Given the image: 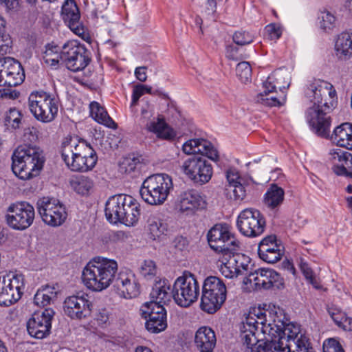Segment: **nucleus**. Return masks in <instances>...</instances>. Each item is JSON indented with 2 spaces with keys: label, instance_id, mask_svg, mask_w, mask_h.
Returning a JSON list of instances; mask_svg holds the SVG:
<instances>
[{
  "label": "nucleus",
  "instance_id": "obj_1",
  "mask_svg": "<svg viewBox=\"0 0 352 352\" xmlns=\"http://www.w3.org/2000/svg\"><path fill=\"white\" fill-rule=\"evenodd\" d=\"M304 94L311 104L306 111L307 122L318 135L328 137L331 120L327 113L337 103V94L333 86L327 81L314 79L306 84Z\"/></svg>",
  "mask_w": 352,
  "mask_h": 352
},
{
  "label": "nucleus",
  "instance_id": "obj_2",
  "mask_svg": "<svg viewBox=\"0 0 352 352\" xmlns=\"http://www.w3.org/2000/svg\"><path fill=\"white\" fill-rule=\"evenodd\" d=\"M277 316L276 327L278 328L274 336H269V342L258 344L255 352H314L307 337L303 334L298 324H285L281 311Z\"/></svg>",
  "mask_w": 352,
  "mask_h": 352
},
{
  "label": "nucleus",
  "instance_id": "obj_3",
  "mask_svg": "<svg viewBox=\"0 0 352 352\" xmlns=\"http://www.w3.org/2000/svg\"><path fill=\"white\" fill-rule=\"evenodd\" d=\"M278 311H265L260 307L252 308L245 320L240 326L241 337L246 346L245 352H255L257 350L258 339L255 334L261 331L263 334L274 336L278 328L276 327Z\"/></svg>",
  "mask_w": 352,
  "mask_h": 352
},
{
  "label": "nucleus",
  "instance_id": "obj_4",
  "mask_svg": "<svg viewBox=\"0 0 352 352\" xmlns=\"http://www.w3.org/2000/svg\"><path fill=\"white\" fill-rule=\"evenodd\" d=\"M118 270V265L116 260L104 256H96L83 268L82 283L92 292H102L113 283Z\"/></svg>",
  "mask_w": 352,
  "mask_h": 352
},
{
  "label": "nucleus",
  "instance_id": "obj_5",
  "mask_svg": "<svg viewBox=\"0 0 352 352\" xmlns=\"http://www.w3.org/2000/svg\"><path fill=\"white\" fill-rule=\"evenodd\" d=\"M12 170L23 180L38 175L43 168L45 157L43 151L32 145L19 146L12 155Z\"/></svg>",
  "mask_w": 352,
  "mask_h": 352
},
{
  "label": "nucleus",
  "instance_id": "obj_6",
  "mask_svg": "<svg viewBox=\"0 0 352 352\" xmlns=\"http://www.w3.org/2000/svg\"><path fill=\"white\" fill-rule=\"evenodd\" d=\"M173 188V181L169 175L155 174L143 182L140 193L146 203L157 206L164 203Z\"/></svg>",
  "mask_w": 352,
  "mask_h": 352
},
{
  "label": "nucleus",
  "instance_id": "obj_7",
  "mask_svg": "<svg viewBox=\"0 0 352 352\" xmlns=\"http://www.w3.org/2000/svg\"><path fill=\"white\" fill-rule=\"evenodd\" d=\"M58 100L50 93L32 91L28 97V107L38 121L47 123L53 121L58 114Z\"/></svg>",
  "mask_w": 352,
  "mask_h": 352
},
{
  "label": "nucleus",
  "instance_id": "obj_8",
  "mask_svg": "<svg viewBox=\"0 0 352 352\" xmlns=\"http://www.w3.org/2000/svg\"><path fill=\"white\" fill-rule=\"evenodd\" d=\"M226 286L217 276H209L204 282L200 308L208 314L219 310L226 299Z\"/></svg>",
  "mask_w": 352,
  "mask_h": 352
},
{
  "label": "nucleus",
  "instance_id": "obj_9",
  "mask_svg": "<svg viewBox=\"0 0 352 352\" xmlns=\"http://www.w3.org/2000/svg\"><path fill=\"white\" fill-rule=\"evenodd\" d=\"M200 287L195 276L185 272L176 278L172 288V295L175 302L182 307H188L197 301L199 296Z\"/></svg>",
  "mask_w": 352,
  "mask_h": 352
},
{
  "label": "nucleus",
  "instance_id": "obj_10",
  "mask_svg": "<svg viewBox=\"0 0 352 352\" xmlns=\"http://www.w3.org/2000/svg\"><path fill=\"white\" fill-rule=\"evenodd\" d=\"M207 237L210 247L221 254H232L240 249L239 241L226 223L214 225L208 231Z\"/></svg>",
  "mask_w": 352,
  "mask_h": 352
},
{
  "label": "nucleus",
  "instance_id": "obj_11",
  "mask_svg": "<svg viewBox=\"0 0 352 352\" xmlns=\"http://www.w3.org/2000/svg\"><path fill=\"white\" fill-rule=\"evenodd\" d=\"M25 289L22 274L10 272L0 274V305L9 307L21 299Z\"/></svg>",
  "mask_w": 352,
  "mask_h": 352
},
{
  "label": "nucleus",
  "instance_id": "obj_12",
  "mask_svg": "<svg viewBox=\"0 0 352 352\" xmlns=\"http://www.w3.org/2000/svg\"><path fill=\"white\" fill-rule=\"evenodd\" d=\"M60 58L67 68L72 72L83 69L90 61L89 52L85 45L76 40L69 41L63 45Z\"/></svg>",
  "mask_w": 352,
  "mask_h": 352
},
{
  "label": "nucleus",
  "instance_id": "obj_13",
  "mask_svg": "<svg viewBox=\"0 0 352 352\" xmlns=\"http://www.w3.org/2000/svg\"><path fill=\"white\" fill-rule=\"evenodd\" d=\"M37 210L43 221L52 227L61 226L67 219L65 207L54 197H45L38 199Z\"/></svg>",
  "mask_w": 352,
  "mask_h": 352
},
{
  "label": "nucleus",
  "instance_id": "obj_14",
  "mask_svg": "<svg viewBox=\"0 0 352 352\" xmlns=\"http://www.w3.org/2000/svg\"><path fill=\"white\" fill-rule=\"evenodd\" d=\"M35 217L34 207L28 202L12 204L7 208L6 220L13 230H24L32 226Z\"/></svg>",
  "mask_w": 352,
  "mask_h": 352
},
{
  "label": "nucleus",
  "instance_id": "obj_15",
  "mask_svg": "<svg viewBox=\"0 0 352 352\" xmlns=\"http://www.w3.org/2000/svg\"><path fill=\"white\" fill-rule=\"evenodd\" d=\"M265 219L261 212L255 208H246L240 212L236 221L239 232L248 237L262 234L265 228Z\"/></svg>",
  "mask_w": 352,
  "mask_h": 352
},
{
  "label": "nucleus",
  "instance_id": "obj_16",
  "mask_svg": "<svg viewBox=\"0 0 352 352\" xmlns=\"http://www.w3.org/2000/svg\"><path fill=\"white\" fill-rule=\"evenodd\" d=\"M245 285L252 290L280 289L283 286L284 280L275 270L270 268H259L250 273L244 280Z\"/></svg>",
  "mask_w": 352,
  "mask_h": 352
},
{
  "label": "nucleus",
  "instance_id": "obj_17",
  "mask_svg": "<svg viewBox=\"0 0 352 352\" xmlns=\"http://www.w3.org/2000/svg\"><path fill=\"white\" fill-rule=\"evenodd\" d=\"M142 318L146 319L145 327L152 333H158L167 327V314L162 305L145 302L140 309Z\"/></svg>",
  "mask_w": 352,
  "mask_h": 352
},
{
  "label": "nucleus",
  "instance_id": "obj_18",
  "mask_svg": "<svg viewBox=\"0 0 352 352\" xmlns=\"http://www.w3.org/2000/svg\"><path fill=\"white\" fill-rule=\"evenodd\" d=\"M141 120L146 130L154 133L158 138L171 140L177 133L165 121L162 116L153 117V110L148 104L141 109Z\"/></svg>",
  "mask_w": 352,
  "mask_h": 352
},
{
  "label": "nucleus",
  "instance_id": "obj_19",
  "mask_svg": "<svg viewBox=\"0 0 352 352\" xmlns=\"http://www.w3.org/2000/svg\"><path fill=\"white\" fill-rule=\"evenodd\" d=\"M219 271L221 274L228 278H233L246 273L250 265L249 256L243 254H223L222 258L219 259Z\"/></svg>",
  "mask_w": 352,
  "mask_h": 352
},
{
  "label": "nucleus",
  "instance_id": "obj_20",
  "mask_svg": "<svg viewBox=\"0 0 352 352\" xmlns=\"http://www.w3.org/2000/svg\"><path fill=\"white\" fill-rule=\"evenodd\" d=\"M182 170L189 179L201 185L208 182L212 175L211 164L201 157L185 160L182 165Z\"/></svg>",
  "mask_w": 352,
  "mask_h": 352
},
{
  "label": "nucleus",
  "instance_id": "obj_21",
  "mask_svg": "<svg viewBox=\"0 0 352 352\" xmlns=\"http://www.w3.org/2000/svg\"><path fill=\"white\" fill-rule=\"evenodd\" d=\"M93 303L88 295H73L63 302L65 314L72 320H85L91 316Z\"/></svg>",
  "mask_w": 352,
  "mask_h": 352
},
{
  "label": "nucleus",
  "instance_id": "obj_22",
  "mask_svg": "<svg viewBox=\"0 0 352 352\" xmlns=\"http://www.w3.org/2000/svg\"><path fill=\"white\" fill-rule=\"evenodd\" d=\"M25 79V73L19 62L10 57L0 59V86L16 87Z\"/></svg>",
  "mask_w": 352,
  "mask_h": 352
},
{
  "label": "nucleus",
  "instance_id": "obj_23",
  "mask_svg": "<svg viewBox=\"0 0 352 352\" xmlns=\"http://www.w3.org/2000/svg\"><path fill=\"white\" fill-rule=\"evenodd\" d=\"M119 296L125 299H132L140 293V285L135 274L130 270H121L113 281Z\"/></svg>",
  "mask_w": 352,
  "mask_h": 352
},
{
  "label": "nucleus",
  "instance_id": "obj_24",
  "mask_svg": "<svg viewBox=\"0 0 352 352\" xmlns=\"http://www.w3.org/2000/svg\"><path fill=\"white\" fill-rule=\"evenodd\" d=\"M288 76L287 72H283L281 70H276L270 74L267 78L263 83V91L259 94L260 100L262 103L270 107H279L283 105L286 100V96L284 95L280 99L276 96L267 97V94L273 93L276 87L281 90L282 88L285 89V85L281 86V80L285 78V76Z\"/></svg>",
  "mask_w": 352,
  "mask_h": 352
},
{
  "label": "nucleus",
  "instance_id": "obj_25",
  "mask_svg": "<svg viewBox=\"0 0 352 352\" xmlns=\"http://www.w3.org/2000/svg\"><path fill=\"white\" fill-rule=\"evenodd\" d=\"M54 315V311L52 309L34 312L27 322L28 333L35 338H45L50 333Z\"/></svg>",
  "mask_w": 352,
  "mask_h": 352
},
{
  "label": "nucleus",
  "instance_id": "obj_26",
  "mask_svg": "<svg viewBox=\"0 0 352 352\" xmlns=\"http://www.w3.org/2000/svg\"><path fill=\"white\" fill-rule=\"evenodd\" d=\"M207 203L204 197L195 190H189L181 193L176 204L177 209L184 215L191 216L204 210Z\"/></svg>",
  "mask_w": 352,
  "mask_h": 352
},
{
  "label": "nucleus",
  "instance_id": "obj_27",
  "mask_svg": "<svg viewBox=\"0 0 352 352\" xmlns=\"http://www.w3.org/2000/svg\"><path fill=\"white\" fill-rule=\"evenodd\" d=\"M96 153L89 144L79 140L77 137L68 136L64 138L61 144V157L63 160L80 155Z\"/></svg>",
  "mask_w": 352,
  "mask_h": 352
},
{
  "label": "nucleus",
  "instance_id": "obj_28",
  "mask_svg": "<svg viewBox=\"0 0 352 352\" xmlns=\"http://www.w3.org/2000/svg\"><path fill=\"white\" fill-rule=\"evenodd\" d=\"M61 15L69 29L85 39L83 27L80 23V13L74 0H65L62 6Z\"/></svg>",
  "mask_w": 352,
  "mask_h": 352
},
{
  "label": "nucleus",
  "instance_id": "obj_29",
  "mask_svg": "<svg viewBox=\"0 0 352 352\" xmlns=\"http://www.w3.org/2000/svg\"><path fill=\"white\" fill-rule=\"evenodd\" d=\"M329 158L333 166V172L341 176L352 177V155L341 148H333L329 151Z\"/></svg>",
  "mask_w": 352,
  "mask_h": 352
},
{
  "label": "nucleus",
  "instance_id": "obj_30",
  "mask_svg": "<svg viewBox=\"0 0 352 352\" xmlns=\"http://www.w3.org/2000/svg\"><path fill=\"white\" fill-rule=\"evenodd\" d=\"M258 254L261 259L268 263H274L282 258L283 248L276 243L275 236L264 238L258 244Z\"/></svg>",
  "mask_w": 352,
  "mask_h": 352
},
{
  "label": "nucleus",
  "instance_id": "obj_31",
  "mask_svg": "<svg viewBox=\"0 0 352 352\" xmlns=\"http://www.w3.org/2000/svg\"><path fill=\"white\" fill-rule=\"evenodd\" d=\"M182 149L187 155L201 154L214 162L219 160L218 151L210 142L205 139L189 140L183 144Z\"/></svg>",
  "mask_w": 352,
  "mask_h": 352
},
{
  "label": "nucleus",
  "instance_id": "obj_32",
  "mask_svg": "<svg viewBox=\"0 0 352 352\" xmlns=\"http://www.w3.org/2000/svg\"><path fill=\"white\" fill-rule=\"evenodd\" d=\"M130 196L126 195H116L111 197L105 205V216L111 223H116L119 221L122 210L129 203Z\"/></svg>",
  "mask_w": 352,
  "mask_h": 352
},
{
  "label": "nucleus",
  "instance_id": "obj_33",
  "mask_svg": "<svg viewBox=\"0 0 352 352\" xmlns=\"http://www.w3.org/2000/svg\"><path fill=\"white\" fill-rule=\"evenodd\" d=\"M214 331L208 327H199L195 336V344L200 352L212 351L216 345Z\"/></svg>",
  "mask_w": 352,
  "mask_h": 352
},
{
  "label": "nucleus",
  "instance_id": "obj_34",
  "mask_svg": "<svg viewBox=\"0 0 352 352\" xmlns=\"http://www.w3.org/2000/svg\"><path fill=\"white\" fill-rule=\"evenodd\" d=\"M335 54L341 60H347L352 57V30L339 34L335 42Z\"/></svg>",
  "mask_w": 352,
  "mask_h": 352
},
{
  "label": "nucleus",
  "instance_id": "obj_35",
  "mask_svg": "<svg viewBox=\"0 0 352 352\" xmlns=\"http://www.w3.org/2000/svg\"><path fill=\"white\" fill-rule=\"evenodd\" d=\"M150 297L151 301L148 302H155L158 305L163 306L169 302L173 298L169 281L166 279H160L157 281L152 288Z\"/></svg>",
  "mask_w": 352,
  "mask_h": 352
},
{
  "label": "nucleus",
  "instance_id": "obj_36",
  "mask_svg": "<svg viewBox=\"0 0 352 352\" xmlns=\"http://www.w3.org/2000/svg\"><path fill=\"white\" fill-rule=\"evenodd\" d=\"M66 166L72 171L87 172L93 169L98 161L96 153L80 155L74 158L63 160Z\"/></svg>",
  "mask_w": 352,
  "mask_h": 352
},
{
  "label": "nucleus",
  "instance_id": "obj_37",
  "mask_svg": "<svg viewBox=\"0 0 352 352\" xmlns=\"http://www.w3.org/2000/svg\"><path fill=\"white\" fill-rule=\"evenodd\" d=\"M332 142L340 147L352 149V124L342 123L333 130L331 136Z\"/></svg>",
  "mask_w": 352,
  "mask_h": 352
},
{
  "label": "nucleus",
  "instance_id": "obj_38",
  "mask_svg": "<svg viewBox=\"0 0 352 352\" xmlns=\"http://www.w3.org/2000/svg\"><path fill=\"white\" fill-rule=\"evenodd\" d=\"M146 232L151 239L162 241L167 234V224L160 218L151 216L147 220Z\"/></svg>",
  "mask_w": 352,
  "mask_h": 352
},
{
  "label": "nucleus",
  "instance_id": "obj_39",
  "mask_svg": "<svg viewBox=\"0 0 352 352\" xmlns=\"http://www.w3.org/2000/svg\"><path fill=\"white\" fill-rule=\"evenodd\" d=\"M285 199V191L277 184H271L264 195V203L270 209L278 208Z\"/></svg>",
  "mask_w": 352,
  "mask_h": 352
},
{
  "label": "nucleus",
  "instance_id": "obj_40",
  "mask_svg": "<svg viewBox=\"0 0 352 352\" xmlns=\"http://www.w3.org/2000/svg\"><path fill=\"white\" fill-rule=\"evenodd\" d=\"M129 201V203L125 205L124 210H122V215L120 216L118 222H121L127 226H131L138 222L140 212L138 204L135 202L131 196H130Z\"/></svg>",
  "mask_w": 352,
  "mask_h": 352
},
{
  "label": "nucleus",
  "instance_id": "obj_41",
  "mask_svg": "<svg viewBox=\"0 0 352 352\" xmlns=\"http://www.w3.org/2000/svg\"><path fill=\"white\" fill-rule=\"evenodd\" d=\"M90 115L97 122L109 128H116V122L109 117L107 111L97 102H91L89 104Z\"/></svg>",
  "mask_w": 352,
  "mask_h": 352
},
{
  "label": "nucleus",
  "instance_id": "obj_42",
  "mask_svg": "<svg viewBox=\"0 0 352 352\" xmlns=\"http://www.w3.org/2000/svg\"><path fill=\"white\" fill-rule=\"evenodd\" d=\"M72 188L78 194L88 195L92 191L94 182L93 179L85 175H80L73 177L69 181Z\"/></svg>",
  "mask_w": 352,
  "mask_h": 352
},
{
  "label": "nucleus",
  "instance_id": "obj_43",
  "mask_svg": "<svg viewBox=\"0 0 352 352\" xmlns=\"http://www.w3.org/2000/svg\"><path fill=\"white\" fill-rule=\"evenodd\" d=\"M57 294L58 289L54 285H45L36 292L34 301L37 305L45 307L56 298Z\"/></svg>",
  "mask_w": 352,
  "mask_h": 352
},
{
  "label": "nucleus",
  "instance_id": "obj_44",
  "mask_svg": "<svg viewBox=\"0 0 352 352\" xmlns=\"http://www.w3.org/2000/svg\"><path fill=\"white\" fill-rule=\"evenodd\" d=\"M337 24V18L335 14L329 10H323L318 15V25L325 32H331Z\"/></svg>",
  "mask_w": 352,
  "mask_h": 352
},
{
  "label": "nucleus",
  "instance_id": "obj_45",
  "mask_svg": "<svg viewBox=\"0 0 352 352\" xmlns=\"http://www.w3.org/2000/svg\"><path fill=\"white\" fill-rule=\"evenodd\" d=\"M22 114L16 108H10L4 114V124L8 130H15L20 127Z\"/></svg>",
  "mask_w": 352,
  "mask_h": 352
},
{
  "label": "nucleus",
  "instance_id": "obj_46",
  "mask_svg": "<svg viewBox=\"0 0 352 352\" xmlns=\"http://www.w3.org/2000/svg\"><path fill=\"white\" fill-rule=\"evenodd\" d=\"M236 73L242 82H248L252 77V68L250 63L246 61L239 63L236 67Z\"/></svg>",
  "mask_w": 352,
  "mask_h": 352
},
{
  "label": "nucleus",
  "instance_id": "obj_47",
  "mask_svg": "<svg viewBox=\"0 0 352 352\" xmlns=\"http://www.w3.org/2000/svg\"><path fill=\"white\" fill-rule=\"evenodd\" d=\"M151 91L152 88L150 86L143 84H138L135 85L133 89L131 106H135L142 96L146 93L151 94Z\"/></svg>",
  "mask_w": 352,
  "mask_h": 352
},
{
  "label": "nucleus",
  "instance_id": "obj_48",
  "mask_svg": "<svg viewBox=\"0 0 352 352\" xmlns=\"http://www.w3.org/2000/svg\"><path fill=\"white\" fill-rule=\"evenodd\" d=\"M94 320L97 324L105 327L110 324V314L105 308L98 309L95 314Z\"/></svg>",
  "mask_w": 352,
  "mask_h": 352
},
{
  "label": "nucleus",
  "instance_id": "obj_49",
  "mask_svg": "<svg viewBox=\"0 0 352 352\" xmlns=\"http://www.w3.org/2000/svg\"><path fill=\"white\" fill-rule=\"evenodd\" d=\"M234 42L239 45H248L253 42V36L245 31H238L233 35Z\"/></svg>",
  "mask_w": 352,
  "mask_h": 352
},
{
  "label": "nucleus",
  "instance_id": "obj_50",
  "mask_svg": "<svg viewBox=\"0 0 352 352\" xmlns=\"http://www.w3.org/2000/svg\"><path fill=\"white\" fill-rule=\"evenodd\" d=\"M323 352H344V350L336 339L329 338L324 341Z\"/></svg>",
  "mask_w": 352,
  "mask_h": 352
},
{
  "label": "nucleus",
  "instance_id": "obj_51",
  "mask_svg": "<svg viewBox=\"0 0 352 352\" xmlns=\"http://www.w3.org/2000/svg\"><path fill=\"white\" fill-rule=\"evenodd\" d=\"M43 60L45 63L50 65L52 67H56L58 66L60 58V53H54V50L52 48H48L45 52Z\"/></svg>",
  "mask_w": 352,
  "mask_h": 352
},
{
  "label": "nucleus",
  "instance_id": "obj_52",
  "mask_svg": "<svg viewBox=\"0 0 352 352\" xmlns=\"http://www.w3.org/2000/svg\"><path fill=\"white\" fill-rule=\"evenodd\" d=\"M226 179L229 188L242 183L243 178L240 177L239 171L236 168H230L226 171Z\"/></svg>",
  "mask_w": 352,
  "mask_h": 352
},
{
  "label": "nucleus",
  "instance_id": "obj_53",
  "mask_svg": "<svg viewBox=\"0 0 352 352\" xmlns=\"http://www.w3.org/2000/svg\"><path fill=\"white\" fill-rule=\"evenodd\" d=\"M155 263L151 260H146L141 265L140 272L144 277L153 276L156 274Z\"/></svg>",
  "mask_w": 352,
  "mask_h": 352
},
{
  "label": "nucleus",
  "instance_id": "obj_54",
  "mask_svg": "<svg viewBox=\"0 0 352 352\" xmlns=\"http://www.w3.org/2000/svg\"><path fill=\"white\" fill-rule=\"evenodd\" d=\"M268 38L272 41H276L282 34L281 27L276 23H271L265 27Z\"/></svg>",
  "mask_w": 352,
  "mask_h": 352
},
{
  "label": "nucleus",
  "instance_id": "obj_55",
  "mask_svg": "<svg viewBox=\"0 0 352 352\" xmlns=\"http://www.w3.org/2000/svg\"><path fill=\"white\" fill-rule=\"evenodd\" d=\"M0 4L8 13L17 12L20 7L19 0H0Z\"/></svg>",
  "mask_w": 352,
  "mask_h": 352
},
{
  "label": "nucleus",
  "instance_id": "obj_56",
  "mask_svg": "<svg viewBox=\"0 0 352 352\" xmlns=\"http://www.w3.org/2000/svg\"><path fill=\"white\" fill-rule=\"evenodd\" d=\"M233 192L234 199L236 201L243 200L246 195V191L242 183L230 187Z\"/></svg>",
  "mask_w": 352,
  "mask_h": 352
},
{
  "label": "nucleus",
  "instance_id": "obj_57",
  "mask_svg": "<svg viewBox=\"0 0 352 352\" xmlns=\"http://www.w3.org/2000/svg\"><path fill=\"white\" fill-rule=\"evenodd\" d=\"M19 92L11 89H0V100H14L19 97Z\"/></svg>",
  "mask_w": 352,
  "mask_h": 352
},
{
  "label": "nucleus",
  "instance_id": "obj_58",
  "mask_svg": "<svg viewBox=\"0 0 352 352\" xmlns=\"http://www.w3.org/2000/svg\"><path fill=\"white\" fill-rule=\"evenodd\" d=\"M298 265L305 279L310 278L314 274L309 264L304 259H300Z\"/></svg>",
  "mask_w": 352,
  "mask_h": 352
},
{
  "label": "nucleus",
  "instance_id": "obj_59",
  "mask_svg": "<svg viewBox=\"0 0 352 352\" xmlns=\"http://www.w3.org/2000/svg\"><path fill=\"white\" fill-rule=\"evenodd\" d=\"M10 41L8 36H0V56H3L10 52Z\"/></svg>",
  "mask_w": 352,
  "mask_h": 352
},
{
  "label": "nucleus",
  "instance_id": "obj_60",
  "mask_svg": "<svg viewBox=\"0 0 352 352\" xmlns=\"http://www.w3.org/2000/svg\"><path fill=\"white\" fill-rule=\"evenodd\" d=\"M329 312L332 320L338 327L340 326L341 323H342V320H344L346 316L343 311L337 309L330 310Z\"/></svg>",
  "mask_w": 352,
  "mask_h": 352
},
{
  "label": "nucleus",
  "instance_id": "obj_61",
  "mask_svg": "<svg viewBox=\"0 0 352 352\" xmlns=\"http://www.w3.org/2000/svg\"><path fill=\"white\" fill-rule=\"evenodd\" d=\"M217 12L216 0H206L204 12L208 16H214Z\"/></svg>",
  "mask_w": 352,
  "mask_h": 352
},
{
  "label": "nucleus",
  "instance_id": "obj_62",
  "mask_svg": "<svg viewBox=\"0 0 352 352\" xmlns=\"http://www.w3.org/2000/svg\"><path fill=\"white\" fill-rule=\"evenodd\" d=\"M146 69H147V67H144V66L138 67L135 68L134 74H135V78L139 81L143 82L146 80V79H147Z\"/></svg>",
  "mask_w": 352,
  "mask_h": 352
},
{
  "label": "nucleus",
  "instance_id": "obj_63",
  "mask_svg": "<svg viewBox=\"0 0 352 352\" xmlns=\"http://www.w3.org/2000/svg\"><path fill=\"white\" fill-rule=\"evenodd\" d=\"M109 235L113 241H124L128 237L126 233L121 230L111 232Z\"/></svg>",
  "mask_w": 352,
  "mask_h": 352
},
{
  "label": "nucleus",
  "instance_id": "obj_64",
  "mask_svg": "<svg viewBox=\"0 0 352 352\" xmlns=\"http://www.w3.org/2000/svg\"><path fill=\"white\" fill-rule=\"evenodd\" d=\"M340 327L342 328L346 331H350L352 329V318L350 317H346L344 320H342V323H341Z\"/></svg>",
  "mask_w": 352,
  "mask_h": 352
}]
</instances>
